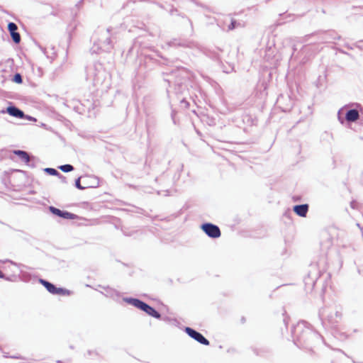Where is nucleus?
Instances as JSON below:
<instances>
[{"instance_id": "nucleus-27", "label": "nucleus", "mask_w": 363, "mask_h": 363, "mask_svg": "<svg viewBox=\"0 0 363 363\" xmlns=\"http://www.w3.org/2000/svg\"><path fill=\"white\" fill-rule=\"evenodd\" d=\"M43 171L46 174L51 175V176L57 177V175L60 174V172L57 169L52 168V167H46V168L43 169Z\"/></svg>"}, {"instance_id": "nucleus-51", "label": "nucleus", "mask_w": 363, "mask_h": 363, "mask_svg": "<svg viewBox=\"0 0 363 363\" xmlns=\"http://www.w3.org/2000/svg\"><path fill=\"white\" fill-rule=\"evenodd\" d=\"M294 200L295 201H298V198H296V197H294Z\"/></svg>"}, {"instance_id": "nucleus-2", "label": "nucleus", "mask_w": 363, "mask_h": 363, "mask_svg": "<svg viewBox=\"0 0 363 363\" xmlns=\"http://www.w3.org/2000/svg\"><path fill=\"white\" fill-rule=\"evenodd\" d=\"M111 28H99L93 34L91 40L94 43L90 52L98 53L99 50L109 52L113 48L112 40L111 39Z\"/></svg>"}, {"instance_id": "nucleus-7", "label": "nucleus", "mask_w": 363, "mask_h": 363, "mask_svg": "<svg viewBox=\"0 0 363 363\" xmlns=\"http://www.w3.org/2000/svg\"><path fill=\"white\" fill-rule=\"evenodd\" d=\"M321 273L317 264H310L308 274L303 279L306 292H311L313 290L315 284L321 276Z\"/></svg>"}, {"instance_id": "nucleus-53", "label": "nucleus", "mask_w": 363, "mask_h": 363, "mask_svg": "<svg viewBox=\"0 0 363 363\" xmlns=\"http://www.w3.org/2000/svg\"><path fill=\"white\" fill-rule=\"evenodd\" d=\"M125 235L126 236H130L131 235L130 234H126V233H124Z\"/></svg>"}, {"instance_id": "nucleus-10", "label": "nucleus", "mask_w": 363, "mask_h": 363, "mask_svg": "<svg viewBox=\"0 0 363 363\" xmlns=\"http://www.w3.org/2000/svg\"><path fill=\"white\" fill-rule=\"evenodd\" d=\"M202 231L210 238L217 239L220 237L221 232L220 228L212 223H203L201 226Z\"/></svg>"}, {"instance_id": "nucleus-26", "label": "nucleus", "mask_w": 363, "mask_h": 363, "mask_svg": "<svg viewBox=\"0 0 363 363\" xmlns=\"http://www.w3.org/2000/svg\"><path fill=\"white\" fill-rule=\"evenodd\" d=\"M241 26H242L241 23L238 22V21H236L234 18H232L230 23L228 26V30H234L238 27H241Z\"/></svg>"}, {"instance_id": "nucleus-41", "label": "nucleus", "mask_w": 363, "mask_h": 363, "mask_svg": "<svg viewBox=\"0 0 363 363\" xmlns=\"http://www.w3.org/2000/svg\"><path fill=\"white\" fill-rule=\"evenodd\" d=\"M344 46H345V48H347V49H349V50H353V49H354V44H353V45H350L349 43H345V44L344 45Z\"/></svg>"}, {"instance_id": "nucleus-39", "label": "nucleus", "mask_w": 363, "mask_h": 363, "mask_svg": "<svg viewBox=\"0 0 363 363\" xmlns=\"http://www.w3.org/2000/svg\"><path fill=\"white\" fill-rule=\"evenodd\" d=\"M84 0H79L75 5V7H77L78 9L83 5Z\"/></svg>"}, {"instance_id": "nucleus-30", "label": "nucleus", "mask_w": 363, "mask_h": 363, "mask_svg": "<svg viewBox=\"0 0 363 363\" xmlns=\"http://www.w3.org/2000/svg\"><path fill=\"white\" fill-rule=\"evenodd\" d=\"M12 82H13L16 84H22L23 83L22 75L18 72L15 73L12 77Z\"/></svg>"}, {"instance_id": "nucleus-29", "label": "nucleus", "mask_w": 363, "mask_h": 363, "mask_svg": "<svg viewBox=\"0 0 363 363\" xmlns=\"http://www.w3.org/2000/svg\"><path fill=\"white\" fill-rule=\"evenodd\" d=\"M114 296H116V297H120L121 293L116 289L108 288L106 296L113 297Z\"/></svg>"}, {"instance_id": "nucleus-14", "label": "nucleus", "mask_w": 363, "mask_h": 363, "mask_svg": "<svg viewBox=\"0 0 363 363\" xmlns=\"http://www.w3.org/2000/svg\"><path fill=\"white\" fill-rule=\"evenodd\" d=\"M49 211L54 216H57L59 218L65 219V220H74L78 218V216L69 212L67 211L61 210L53 206H50L48 207Z\"/></svg>"}, {"instance_id": "nucleus-49", "label": "nucleus", "mask_w": 363, "mask_h": 363, "mask_svg": "<svg viewBox=\"0 0 363 363\" xmlns=\"http://www.w3.org/2000/svg\"><path fill=\"white\" fill-rule=\"evenodd\" d=\"M241 321H242V323H245V317H242V318H241Z\"/></svg>"}, {"instance_id": "nucleus-35", "label": "nucleus", "mask_w": 363, "mask_h": 363, "mask_svg": "<svg viewBox=\"0 0 363 363\" xmlns=\"http://www.w3.org/2000/svg\"><path fill=\"white\" fill-rule=\"evenodd\" d=\"M0 279H4L6 281H11V279L9 277H7L1 270H0Z\"/></svg>"}, {"instance_id": "nucleus-28", "label": "nucleus", "mask_w": 363, "mask_h": 363, "mask_svg": "<svg viewBox=\"0 0 363 363\" xmlns=\"http://www.w3.org/2000/svg\"><path fill=\"white\" fill-rule=\"evenodd\" d=\"M84 176H80L74 180V186L79 190H84L85 186L81 184V179H84Z\"/></svg>"}, {"instance_id": "nucleus-12", "label": "nucleus", "mask_w": 363, "mask_h": 363, "mask_svg": "<svg viewBox=\"0 0 363 363\" xmlns=\"http://www.w3.org/2000/svg\"><path fill=\"white\" fill-rule=\"evenodd\" d=\"M277 105L283 112L290 111L294 105V101L289 95L280 94L277 99Z\"/></svg>"}, {"instance_id": "nucleus-9", "label": "nucleus", "mask_w": 363, "mask_h": 363, "mask_svg": "<svg viewBox=\"0 0 363 363\" xmlns=\"http://www.w3.org/2000/svg\"><path fill=\"white\" fill-rule=\"evenodd\" d=\"M313 35H317L318 40L321 43H332L335 40L341 39V35H338L334 30H320L309 35H306L304 37V42L308 41L309 38Z\"/></svg>"}, {"instance_id": "nucleus-22", "label": "nucleus", "mask_w": 363, "mask_h": 363, "mask_svg": "<svg viewBox=\"0 0 363 363\" xmlns=\"http://www.w3.org/2000/svg\"><path fill=\"white\" fill-rule=\"evenodd\" d=\"M55 292V295L60 296H70L72 294V291H71L70 290H68L62 287H57Z\"/></svg>"}, {"instance_id": "nucleus-16", "label": "nucleus", "mask_w": 363, "mask_h": 363, "mask_svg": "<svg viewBox=\"0 0 363 363\" xmlns=\"http://www.w3.org/2000/svg\"><path fill=\"white\" fill-rule=\"evenodd\" d=\"M168 46L169 47H182V48H194L197 46L196 43L193 40H178L173 39L167 43Z\"/></svg>"}, {"instance_id": "nucleus-46", "label": "nucleus", "mask_w": 363, "mask_h": 363, "mask_svg": "<svg viewBox=\"0 0 363 363\" xmlns=\"http://www.w3.org/2000/svg\"><path fill=\"white\" fill-rule=\"evenodd\" d=\"M65 262L64 260H60V259H59V264H62V267H64V264H65Z\"/></svg>"}, {"instance_id": "nucleus-40", "label": "nucleus", "mask_w": 363, "mask_h": 363, "mask_svg": "<svg viewBox=\"0 0 363 363\" xmlns=\"http://www.w3.org/2000/svg\"><path fill=\"white\" fill-rule=\"evenodd\" d=\"M357 201L353 200L350 202V206L352 208L355 209L357 208Z\"/></svg>"}, {"instance_id": "nucleus-32", "label": "nucleus", "mask_w": 363, "mask_h": 363, "mask_svg": "<svg viewBox=\"0 0 363 363\" xmlns=\"http://www.w3.org/2000/svg\"><path fill=\"white\" fill-rule=\"evenodd\" d=\"M207 55L212 58L213 60H216V61H219L220 60V55L218 54V52H216L214 50L213 51H208Z\"/></svg>"}, {"instance_id": "nucleus-1", "label": "nucleus", "mask_w": 363, "mask_h": 363, "mask_svg": "<svg viewBox=\"0 0 363 363\" xmlns=\"http://www.w3.org/2000/svg\"><path fill=\"white\" fill-rule=\"evenodd\" d=\"M293 342L298 347L312 351L313 347L323 341V337L315 331L311 325L301 320L291 328Z\"/></svg>"}, {"instance_id": "nucleus-48", "label": "nucleus", "mask_w": 363, "mask_h": 363, "mask_svg": "<svg viewBox=\"0 0 363 363\" xmlns=\"http://www.w3.org/2000/svg\"><path fill=\"white\" fill-rule=\"evenodd\" d=\"M283 321H284V324H285L286 327H287L288 321H287L286 318H284V320H283Z\"/></svg>"}, {"instance_id": "nucleus-31", "label": "nucleus", "mask_w": 363, "mask_h": 363, "mask_svg": "<svg viewBox=\"0 0 363 363\" xmlns=\"http://www.w3.org/2000/svg\"><path fill=\"white\" fill-rule=\"evenodd\" d=\"M253 351H254V353L257 356H260V357H265L267 353L269 352V351L268 350H264V349H254Z\"/></svg>"}, {"instance_id": "nucleus-33", "label": "nucleus", "mask_w": 363, "mask_h": 363, "mask_svg": "<svg viewBox=\"0 0 363 363\" xmlns=\"http://www.w3.org/2000/svg\"><path fill=\"white\" fill-rule=\"evenodd\" d=\"M57 177L60 179L62 183H63V184H67V180L66 177L62 175L61 173H60V174L57 175Z\"/></svg>"}, {"instance_id": "nucleus-37", "label": "nucleus", "mask_w": 363, "mask_h": 363, "mask_svg": "<svg viewBox=\"0 0 363 363\" xmlns=\"http://www.w3.org/2000/svg\"><path fill=\"white\" fill-rule=\"evenodd\" d=\"M23 119H26L30 121L35 122L37 119L31 116L26 114L25 117Z\"/></svg>"}, {"instance_id": "nucleus-20", "label": "nucleus", "mask_w": 363, "mask_h": 363, "mask_svg": "<svg viewBox=\"0 0 363 363\" xmlns=\"http://www.w3.org/2000/svg\"><path fill=\"white\" fill-rule=\"evenodd\" d=\"M38 282L41 284L49 293L55 295V291L57 290V286H55L54 284L42 278L38 279Z\"/></svg>"}, {"instance_id": "nucleus-13", "label": "nucleus", "mask_w": 363, "mask_h": 363, "mask_svg": "<svg viewBox=\"0 0 363 363\" xmlns=\"http://www.w3.org/2000/svg\"><path fill=\"white\" fill-rule=\"evenodd\" d=\"M184 332L192 339L198 342L199 343L208 346L210 345V342L207 340L200 332L194 330L191 327H185Z\"/></svg>"}, {"instance_id": "nucleus-21", "label": "nucleus", "mask_w": 363, "mask_h": 363, "mask_svg": "<svg viewBox=\"0 0 363 363\" xmlns=\"http://www.w3.org/2000/svg\"><path fill=\"white\" fill-rule=\"evenodd\" d=\"M22 162L30 168H35L36 167L37 158L28 152L25 158L22 160Z\"/></svg>"}, {"instance_id": "nucleus-52", "label": "nucleus", "mask_w": 363, "mask_h": 363, "mask_svg": "<svg viewBox=\"0 0 363 363\" xmlns=\"http://www.w3.org/2000/svg\"><path fill=\"white\" fill-rule=\"evenodd\" d=\"M40 49H41V50H42L44 53H45V48H41Z\"/></svg>"}, {"instance_id": "nucleus-34", "label": "nucleus", "mask_w": 363, "mask_h": 363, "mask_svg": "<svg viewBox=\"0 0 363 363\" xmlns=\"http://www.w3.org/2000/svg\"><path fill=\"white\" fill-rule=\"evenodd\" d=\"M362 42H363L362 40H359V41L356 42L354 44V47L357 48H358V49H359L361 50H363V47L362 45Z\"/></svg>"}, {"instance_id": "nucleus-54", "label": "nucleus", "mask_w": 363, "mask_h": 363, "mask_svg": "<svg viewBox=\"0 0 363 363\" xmlns=\"http://www.w3.org/2000/svg\"><path fill=\"white\" fill-rule=\"evenodd\" d=\"M57 363H62V361H60V360H57Z\"/></svg>"}, {"instance_id": "nucleus-50", "label": "nucleus", "mask_w": 363, "mask_h": 363, "mask_svg": "<svg viewBox=\"0 0 363 363\" xmlns=\"http://www.w3.org/2000/svg\"><path fill=\"white\" fill-rule=\"evenodd\" d=\"M296 51V48H294V52L292 53V55H294L295 54V52Z\"/></svg>"}, {"instance_id": "nucleus-17", "label": "nucleus", "mask_w": 363, "mask_h": 363, "mask_svg": "<svg viewBox=\"0 0 363 363\" xmlns=\"http://www.w3.org/2000/svg\"><path fill=\"white\" fill-rule=\"evenodd\" d=\"M7 29L9 32V34L11 35V38L13 42L15 44H19L21 38L20 33L17 31V30H18L17 25L13 22H9L7 25Z\"/></svg>"}, {"instance_id": "nucleus-45", "label": "nucleus", "mask_w": 363, "mask_h": 363, "mask_svg": "<svg viewBox=\"0 0 363 363\" xmlns=\"http://www.w3.org/2000/svg\"><path fill=\"white\" fill-rule=\"evenodd\" d=\"M3 357H4V358H9V357H10V355L9 354V353L5 352H3Z\"/></svg>"}, {"instance_id": "nucleus-19", "label": "nucleus", "mask_w": 363, "mask_h": 363, "mask_svg": "<svg viewBox=\"0 0 363 363\" xmlns=\"http://www.w3.org/2000/svg\"><path fill=\"white\" fill-rule=\"evenodd\" d=\"M309 210L308 203L297 204L293 206V211L298 216L305 218Z\"/></svg>"}, {"instance_id": "nucleus-36", "label": "nucleus", "mask_w": 363, "mask_h": 363, "mask_svg": "<svg viewBox=\"0 0 363 363\" xmlns=\"http://www.w3.org/2000/svg\"><path fill=\"white\" fill-rule=\"evenodd\" d=\"M9 358L15 359H26L25 357H23V356H21L20 354L10 355Z\"/></svg>"}, {"instance_id": "nucleus-6", "label": "nucleus", "mask_w": 363, "mask_h": 363, "mask_svg": "<svg viewBox=\"0 0 363 363\" xmlns=\"http://www.w3.org/2000/svg\"><path fill=\"white\" fill-rule=\"evenodd\" d=\"M318 318L323 326H325L328 323L329 325H335L342 318V313L337 311L333 313L331 308L327 306L322 307L318 311Z\"/></svg>"}, {"instance_id": "nucleus-23", "label": "nucleus", "mask_w": 363, "mask_h": 363, "mask_svg": "<svg viewBox=\"0 0 363 363\" xmlns=\"http://www.w3.org/2000/svg\"><path fill=\"white\" fill-rule=\"evenodd\" d=\"M12 152L14 155L17 156L21 162L28 153V152L22 150H13Z\"/></svg>"}, {"instance_id": "nucleus-3", "label": "nucleus", "mask_w": 363, "mask_h": 363, "mask_svg": "<svg viewBox=\"0 0 363 363\" xmlns=\"http://www.w3.org/2000/svg\"><path fill=\"white\" fill-rule=\"evenodd\" d=\"M170 76L174 77V80L167 79L166 81L169 84L174 83L176 94H182L188 90L191 73L187 69L183 67H177V69L172 71Z\"/></svg>"}, {"instance_id": "nucleus-55", "label": "nucleus", "mask_w": 363, "mask_h": 363, "mask_svg": "<svg viewBox=\"0 0 363 363\" xmlns=\"http://www.w3.org/2000/svg\"><path fill=\"white\" fill-rule=\"evenodd\" d=\"M325 289V286H323L322 290L323 291Z\"/></svg>"}, {"instance_id": "nucleus-8", "label": "nucleus", "mask_w": 363, "mask_h": 363, "mask_svg": "<svg viewBox=\"0 0 363 363\" xmlns=\"http://www.w3.org/2000/svg\"><path fill=\"white\" fill-rule=\"evenodd\" d=\"M106 77V72L102 64L96 62L86 69V79H91L95 85L102 84Z\"/></svg>"}, {"instance_id": "nucleus-44", "label": "nucleus", "mask_w": 363, "mask_h": 363, "mask_svg": "<svg viewBox=\"0 0 363 363\" xmlns=\"http://www.w3.org/2000/svg\"><path fill=\"white\" fill-rule=\"evenodd\" d=\"M179 23L183 26H185V25L189 26V24L186 21H185V20H182V18H181V21H179Z\"/></svg>"}, {"instance_id": "nucleus-38", "label": "nucleus", "mask_w": 363, "mask_h": 363, "mask_svg": "<svg viewBox=\"0 0 363 363\" xmlns=\"http://www.w3.org/2000/svg\"><path fill=\"white\" fill-rule=\"evenodd\" d=\"M180 103L182 104H184L185 108H188L189 106V103L185 99V98H182V99H180Z\"/></svg>"}, {"instance_id": "nucleus-42", "label": "nucleus", "mask_w": 363, "mask_h": 363, "mask_svg": "<svg viewBox=\"0 0 363 363\" xmlns=\"http://www.w3.org/2000/svg\"><path fill=\"white\" fill-rule=\"evenodd\" d=\"M338 50L339 52L342 53V54H344V55H347L348 56H350V54L347 52L346 51L343 50L342 49H340V48H337V49Z\"/></svg>"}, {"instance_id": "nucleus-43", "label": "nucleus", "mask_w": 363, "mask_h": 363, "mask_svg": "<svg viewBox=\"0 0 363 363\" xmlns=\"http://www.w3.org/2000/svg\"><path fill=\"white\" fill-rule=\"evenodd\" d=\"M2 262L3 263L10 262L11 264H14V265L17 264L16 262H13L12 260H10V259H5L4 261H2Z\"/></svg>"}, {"instance_id": "nucleus-47", "label": "nucleus", "mask_w": 363, "mask_h": 363, "mask_svg": "<svg viewBox=\"0 0 363 363\" xmlns=\"http://www.w3.org/2000/svg\"><path fill=\"white\" fill-rule=\"evenodd\" d=\"M65 262L64 260H60V259H59V264H62V267H64V264H65Z\"/></svg>"}, {"instance_id": "nucleus-18", "label": "nucleus", "mask_w": 363, "mask_h": 363, "mask_svg": "<svg viewBox=\"0 0 363 363\" xmlns=\"http://www.w3.org/2000/svg\"><path fill=\"white\" fill-rule=\"evenodd\" d=\"M84 186L87 188H96L99 186V177L94 175H85L83 180Z\"/></svg>"}, {"instance_id": "nucleus-5", "label": "nucleus", "mask_w": 363, "mask_h": 363, "mask_svg": "<svg viewBox=\"0 0 363 363\" xmlns=\"http://www.w3.org/2000/svg\"><path fill=\"white\" fill-rule=\"evenodd\" d=\"M123 301L126 303L145 312L146 314L152 318L156 319H162V315L159 311L140 298L134 297H123Z\"/></svg>"}, {"instance_id": "nucleus-4", "label": "nucleus", "mask_w": 363, "mask_h": 363, "mask_svg": "<svg viewBox=\"0 0 363 363\" xmlns=\"http://www.w3.org/2000/svg\"><path fill=\"white\" fill-rule=\"evenodd\" d=\"M362 108L359 104H347L337 111V119L342 125L350 124L359 118Z\"/></svg>"}, {"instance_id": "nucleus-15", "label": "nucleus", "mask_w": 363, "mask_h": 363, "mask_svg": "<svg viewBox=\"0 0 363 363\" xmlns=\"http://www.w3.org/2000/svg\"><path fill=\"white\" fill-rule=\"evenodd\" d=\"M8 113L9 116L16 118H23L26 113L17 106L10 104L7 108L0 110V114Z\"/></svg>"}, {"instance_id": "nucleus-24", "label": "nucleus", "mask_w": 363, "mask_h": 363, "mask_svg": "<svg viewBox=\"0 0 363 363\" xmlns=\"http://www.w3.org/2000/svg\"><path fill=\"white\" fill-rule=\"evenodd\" d=\"M36 277H33L32 274H30V273L28 272H23L21 274V279L24 281V282H30L33 279H35Z\"/></svg>"}, {"instance_id": "nucleus-25", "label": "nucleus", "mask_w": 363, "mask_h": 363, "mask_svg": "<svg viewBox=\"0 0 363 363\" xmlns=\"http://www.w3.org/2000/svg\"><path fill=\"white\" fill-rule=\"evenodd\" d=\"M58 169H60L62 172L65 173L70 172L74 170V167L73 165L70 164H62L58 167Z\"/></svg>"}, {"instance_id": "nucleus-11", "label": "nucleus", "mask_w": 363, "mask_h": 363, "mask_svg": "<svg viewBox=\"0 0 363 363\" xmlns=\"http://www.w3.org/2000/svg\"><path fill=\"white\" fill-rule=\"evenodd\" d=\"M160 7L169 13L172 16H178L182 20H185L190 26V33L192 35L194 33V26L192 21L186 16V15L181 11H179L176 7L173 5H169L168 7H165L164 6L160 4Z\"/></svg>"}]
</instances>
